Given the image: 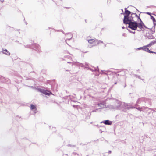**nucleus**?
<instances>
[{
    "label": "nucleus",
    "mask_w": 156,
    "mask_h": 156,
    "mask_svg": "<svg viewBox=\"0 0 156 156\" xmlns=\"http://www.w3.org/2000/svg\"><path fill=\"white\" fill-rule=\"evenodd\" d=\"M116 103L118 105H120V108L119 110H121L123 112H126L127 110L132 109L135 108L134 107L131 106L130 104L122 102L118 100H116Z\"/></svg>",
    "instance_id": "nucleus-1"
},
{
    "label": "nucleus",
    "mask_w": 156,
    "mask_h": 156,
    "mask_svg": "<svg viewBox=\"0 0 156 156\" xmlns=\"http://www.w3.org/2000/svg\"><path fill=\"white\" fill-rule=\"evenodd\" d=\"M134 18V16H133L129 15L126 18L125 16L124 17L123 20V23L125 24L128 25L127 28H130L133 25L135 22Z\"/></svg>",
    "instance_id": "nucleus-2"
},
{
    "label": "nucleus",
    "mask_w": 156,
    "mask_h": 156,
    "mask_svg": "<svg viewBox=\"0 0 156 156\" xmlns=\"http://www.w3.org/2000/svg\"><path fill=\"white\" fill-rule=\"evenodd\" d=\"M24 46L27 48L32 49L38 53H40L41 51L40 45L35 43H34L31 44L25 45Z\"/></svg>",
    "instance_id": "nucleus-3"
},
{
    "label": "nucleus",
    "mask_w": 156,
    "mask_h": 156,
    "mask_svg": "<svg viewBox=\"0 0 156 156\" xmlns=\"http://www.w3.org/2000/svg\"><path fill=\"white\" fill-rule=\"evenodd\" d=\"M75 64L76 65L78 66H79L80 67H84L85 69H87L88 70H90L92 71V72L94 71H99V69L98 68V67L97 66V68L94 67V69L88 67H85V66L84 65H83V64L80 63L78 62H75Z\"/></svg>",
    "instance_id": "nucleus-4"
},
{
    "label": "nucleus",
    "mask_w": 156,
    "mask_h": 156,
    "mask_svg": "<svg viewBox=\"0 0 156 156\" xmlns=\"http://www.w3.org/2000/svg\"><path fill=\"white\" fill-rule=\"evenodd\" d=\"M141 101H143L145 103H148L150 105H151V100L149 98H147L145 97L140 98L138 99L137 100L136 104L138 105L141 102Z\"/></svg>",
    "instance_id": "nucleus-5"
},
{
    "label": "nucleus",
    "mask_w": 156,
    "mask_h": 156,
    "mask_svg": "<svg viewBox=\"0 0 156 156\" xmlns=\"http://www.w3.org/2000/svg\"><path fill=\"white\" fill-rule=\"evenodd\" d=\"M36 90L38 92L41 93L46 95L49 96L52 94V93L49 90L39 87L36 88Z\"/></svg>",
    "instance_id": "nucleus-6"
},
{
    "label": "nucleus",
    "mask_w": 156,
    "mask_h": 156,
    "mask_svg": "<svg viewBox=\"0 0 156 156\" xmlns=\"http://www.w3.org/2000/svg\"><path fill=\"white\" fill-rule=\"evenodd\" d=\"M136 24L135 25H133L130 28L132 30H136L137 28H139V29L141 30L142 29L143 26V25H137V23L135 22Z\"/></svg>",
    "instance_id": "nucleus-7"
},
{
    "label": "nucleus",
    "mask_w": 156,
    "mask_h": 156,
    "mask_svg": "<svg viewBox=\"0 0 156 156\" xmlns=\"http://www.w3.org/2000/svg\"><path fill=\"white\" fill-rule=\"evenodd\" d=\"M136 108L138 110L140 111H144L146 109H147V111H149L151 109L147 107H144V106L142 107H138V108Z\"/></svg>",
    "instance_id": "nucleus-8"
},
{
    "label": "nucleus",
    "mask_w": 156,
    "mask_h": 156,
    "mask_svg": "<svg viewBox=\"0 0 156 156\" xmlns=\"http://www.w3.org/2000/svg\"><path fill=\"white\" fill-rule=\"evenodd\" d=\"M124 12H122L121 14H123L124 17L125 16V17L126 18L129 14L131 13V11L127 10V8H125L124 9Z\"/></svg>",
    "instance_id": "nucleus-9"
},
{
    "label": "nucleus",
    "mask_w": 156,
    "mask_h": 156,
    "mask_svg": "<svg viewBox=\"0 0 156 156\" xmlns=\"http://www.w3.org/2000/svg\"><path fill=\"white\" fill-rule=\"evenodd\" d=\"M120 105H115L114 106L110 105L109 106V108L110 109H113L114 110H119L120 108Z\"/></svg>",
    "instance_id": "nucleus-10"
},
{
    "label": "nucleus",
    "mask_w": 156,
    "mask_h": 156,
    "mask_svg": "<svg viewBox=\"0 0 156 156\" xmlns=\"http://www.w3.org/2000/svg\"><path fill=\"white\" fill-rule=\"evenodd\" d=\"M30 106V109L31 110L34 111V113L35 114L37 113V108L36 105H34L33 104H31Z\"/></svg>",
    "instance_id": "nucleus-11"
},
{
    "label": "nucleus",
    "mask_w": 156,
    "mask_h": 156,
    "mask_svg": "<svg viewBox=\"0 0 156 156\" xmlns=\"http://www.w3.org/2000/svg\"><path fill=\"white\" fill-rule=\"evenodd\" d=\"M101 123H103L106 125H111L112 123V122L109 120H106L103 121Z\"/></svg>",
    "instance_id": "nucleus-12"
},
{
    "label": "nucleus",
    "mask_w": 156,
    "mask_h": 156,
    "mask_svg": "<svg viewBox=\"0 0 156 156\" xmlns=\"http://www.w3.org/2000/svg\"><path fill=\"white\" fill-rule=\"evenodd\" d=\"M145 37L148 39H154L155 38V37L152 34L149 33H146L145 35Z\"/></svg>",
    "instance_id": "nucleus-13"
},
{
    "label": "nucleus",
    "mask_w": 156,
    "mask_h": 156,
    "mask_svg": "<svg viewBox=\"0 0 156 156\" xmlns=\"http://www.w3.org/2000/svg\"><path fill=\"white\" fill-rule=\"evenodd\" d=\"M55 80H48L47 81V83L51 85V87H52V85L55 84Z\"/></svg>",
    "instance_id": "nucleus-14"
},
{
    "label": "nucleus",
    "mask_w": 156,
    "mask_h": 156,
    "mask_svg": "<svg viewBox=\"0 0 156 156\" xmlns=\"http://www.w3.org/2000/svg\"><path fill=\"white\" fill-rule=\"evenodd\" d=\"M3 54H5L9 56L10 55V53L6 49L4 50L3 49H2V52Z\"/></svg>",
    "instance_id": "nucleus-15"
},
{
    "label": "nucleus",
    "mask_w": 156,
    "mask_h": 156,
    "mask_svg": "<svg viewBox=\"0 0 156 156\" xmlns=\"http://www.w3.org/2000/svg\"><path fill=\"white\" fill-rule=\"evenodd\" d=\"M144 51H146L148 53H155L156 54V52H154L152 51H151L149 50V48L147 47H145L144 48Z\"/></svg>",
    "instance_id": "nucleus-16"
},
{
    "label": "nucleus",
    "mask_w": 156,
    "mask_h": 156,
    "mask_svg": "<svg viewBox=\"0 0 156 156\" xmlns=\"http://www.w3.org/2000/svg\"><path fill=\"white\" fill-rule=\"evenodd\" d=\"M139 22H138V21H135L133 25H135L136 24L135 22L137 23V25H143L144 24V23H143V22L142 21L141 19H140V20H139Z\"/></svg>",
    "instance_id": "nucleus-17"
},
{
    "label": "nucleus",
    "mask_w": 156,
    "mask_h": 156,
    "mask_svg": "<svg viewBox=\"0 0 156 156\" xmlns=\"http://www.w3.org/2000/svg\"><path fill=\"white\" fill-rule=\"evenodd\" d=\"M105 101H102L100 103H99L98 104V106L102 107L103 106V107L104 105L105 104Z\"/></svg>",
    "instance_id": "nucleus-18"
},
{
    "label": "nucleus",
    "mask_w": 156,
    "mask_h": 156,
    "mask_svg": "<svg viewBox=\"0 0 156 156\" xmlns=\"http://www.w3.org/2000/svg\"><path fill=\"white\" fill-rule=\"evenodd\" d=\"M6 78L0 75V80L3 83H5Z\"/></svg>",
    "instance_id": "nucleus-19"
},
{
    "label": "nucleus",
    "mask_w": 156,
    "mask_h": 156,
    "mask_svg": "<svg viewBox=\"0 0 156 156\" xmlns=\"http://www.w3.org/2000/svg\"><path fill=\"white\" fill-rule=\"evenodd\" d=\"M149 29L150 30V34H153L155 32V29H153V28H152V27L151 28H149Z\"/></svg>",
    "instance_id": "nucleus-20"
},
{
    "label": "nucleus",
    "mask_w": 156,
    "mask_h": 156,
    "mask_svg": "<svg viewBox=\"0 0 156 156\" xmlns=\"http://www.w3.org/2000/svg\"><path fill=\"white\" fill-rule=\"evenodd\" d=\"M10 83V80L8 78H6L5 83L7 84Z\"/></svg>",
    "instance_id": "nucleus-21"
},
{
    "label": "nucleus",
    "mask_w": 156,
    "mask_h": 156,
    "mask_svg": "<svg viewBox=\"0 0 156 156\" xmlns=\"http://www.w3.org/2000/svg\"><path fill=\"white\" fill-rule=\"evenodd\" d=\"M95 41H96V40H95L94 39H90V40H88V42L90 44H92L94 42H95Z\"/></svg>",
    "instance_id": "nucleus-22"
},
{
    "label": "nucleus",
    "mask_w": 156,
    "mask_h": 156,
    "mask_svg": "<svg viewBox=\"0 0 156 156\" xmlns=\"http://www.w3.org/2000/svg\"><path fill=\"white\" fill-rule=\"evenodd\" d=\"M151 46L154 44L156 43V39L155 40H153L151 42L149 43Z\"/></svg>",
    "instance_id": "nucleus-23"
},
{
    "label": "nucleus",
    "mask_w": 156,
    "mask_h": 156,
    "mask_svg": "<svg viewBox=\"0 0 156 156\" xmlns=\"http://www.w3.org/2000/svg\"><path fill=\"white\" fill-rule=\"evenodd\" d=\"M145 48V46H143V47H139V48H137V49H136V50H142L143 51H144Z\"/></svg>",
    "instance_id": "nucleus-24"
},
{
    "label": "nucleus",
    "mask_w": 156,
    "mask_h": 156,
    "mask_svg": "<svg viewBox=\"0 0 156 156\" xmlns=\"http://www.w3.org/2000/svg\"><path fill=\"white\" fill-rule=\"evenodd\" d=\"M151 19L152 20L153 22H156V20L155 18L152 15L150 16Z\"/></svg>",
    "instance_id": "nucleus-25"
},
{
    "label": "nucleus",
    "mask_w": 156,
    "mask_h": 156,
    "mask_svg": "<svg viewBox=\"0 0 156 156\" xmlns=\"http://www.w3.org/2000/svg\"><path fill=\"white\" fill-rule=\"evenodd\" d=\"M95 42H97V44H98L100 43H103V42L101 40H96Z\"/></svg>",
    "instance_id": "nucleus-26"
},
{
    "label": "nucleus",
    "mask_w": 156,
    "mask_h": 156,
    "mask_svg": "<svg viewBox=\"0 0 156 156\" xmlns=\"http://www.w3.org/2000/svg\"><path fill=\"white\" fill-rule=\"evenodd\" d=\"M153 22V26L152 27V28H153V29H155V26L156 25V22Z\"/></svg>",
    "instance_id": "nucleus-27"
},
{
    "label": "nucleus",
    "mask_w": 156,
    "mask_h": 156,
    "mask_svg": "<svg viewBox=\"0 0 156 156\" xmlns=\"http://www.w3.org/2000/svg\"><path fill=\"white\" fill-rule=\"evenodd\" d=\"M70 95H67V96H65V97H63V98H64L65 100H66L69 97H70Z\"/></svg>",
    "instance_id": "nucleus-28"
},
{
    "label": "nucleus",
    "mask_w": 156,
    "mask_h": 156,
    "mask_svg": "<svg viewBox=\"0 0 156 156\" xmlns=\"http://www.w3.org/2000/svg\"><path fill=\"white\" fill-rule=\"evenodd\" d=\"M67 146L68 147H76V145H71L70 144H68L67 145Z\"/></svg>",
    "instance_id": "nucleus-29"
},
{
    "label": "nucleus",
    "mask_w": 156,
    "mask_h": 156,
    "mask_svg": "<svg viewBox=\"0 0 156 156\" xmlns=\"http://www.w3.org/2000/svg\"><path fill=\"white\" fill-rule=\"evenodd\" d=\"M136 17L137 18V21H139V20H140V19H141L140 17V16H138V15H136Z\"/></svg>",
    "instance_id": "nucleus-30"
},
{
    "label": "nucleus",
    "mask_w": 156,
    "mask_h": 156,
    "mask_svg": "<svg viewBox=\"0 0 156 156\" xmlns=\"http://www.w3.org/2000/svg\"><path fill=\"white\" fill-rule=\"evenodd\" d=\"M127 27H126V29L128 30V31L130 33H133V31H131L130 29H128L129 28H127Z\"/></svg>",
    "instance_id": "nucleus-31"
},
{
    "label": "nucleus",
    "mask_w": 156,
    "mask_h": 156,
    "mask_svg": "<svg viewBox=\"0 0 156 156\" xmlns=\"http://www.w3.org/2000/svg\"><path fill=\"white\" fill-rule=\"evenodd\" d=\"M136 77L138 78L139 79H141V77L140 76L136 74L135 76Z\"/></svg>",
    "instance_id": "nucleus-32"
},
{
    "label": "nucleus",
    "mask_w": 156,
    "mask_h": 156,
    "mask_svg": "<svg viewBox=\"0 0 156 156\" xmlns=\"http://www.w3.org/2000/svg\"><path fill=\"white\" fill-rule=\"evenodd\" d=\"M60 32H62V33L64 34H65V35H66V34H69V33H66V34H65V32H64L63 31V30H60Z\"/></svg>",
    "instance_id": "nucleus-33"
},
{
    "label": "nucleus",
    "mask_w": 156,
    "mask_h": 156,
    "mask_svg": "<svg viewBox=\"0 0 156 156\" xmlns=\"http://www.w3.org/2000/svg\"><path fill=\"white\" fill-rule=\"evenodd\" d=\"M143 27L146 29H149V28H148L144 24L143 25Z\"/></svg>",
    "instance_id": "nucleus-34"
},
{
    "label": "nucleus",
    "mask_w": 156,
    "mask_h": 156,
    "mask_svg": "<svg viewBox=\"0 0 156 156\" xmlns=\"http://www.w3.org/2000/svg\"><path fill=\"white\" fill-rule=\"evenodd\" d=\"M151 45H150V43L149 44H147V45H145V46H145V48L146 47H151Z\"/></svg>",
    "instance_id": "nucleus-35"
},
{
    "label": "nucleus",
    "mask_w": 156,
    "mask_h": 156,
    "mask_svg": "<svg viewBox=\"0 0 156 156\" xmlns=\"http://www.w3.org/2000/svg\"><path fill=\"white\" fill-rule=\"evenodd\" d=\"M91 112H90V113H88V114H87V115L88 116H89V118H88L87 119H89L90 118V116L91 115Z\"/></svg>",
    "instance_id": "nucleus-36"
},
{
    "label": "nucleus",
    "mask_w": 156,
    "mask_h": 156,
    "mask_svg": "<svg viewBox=\"0 0 156 156\" xmlns=\"http://www.w3.org/2000/svg\"><path fill=\"white\" fill-rule=\"evenodd\" d=\"M145 13L147 15H150V16H151V13H150V12H145Z\"/></svg>",
    "instance_id": "nucleus-37"
},
{
    "label": "nucleus",
    "mask_w": 156,
    "mask_h": 156,
    "mask_svg": "<svg viewBox=\"0 0 156 156\" xmlns=\"http://www.w3.org/2000/svg\"><path fill=\"white\" fill-rule=\"evenodd\" d=\"M152 7H155V6H153V5H151V6H147V8H151Z\"/></svg>",
    "instance_id": "nucleus-38"
},
{
    "label": "nucleus",
    "mask_w": 156,
    "mask_h": 156,
    "mask_svg": "<svg viewBox=\"0 0 156 156\" xmlns=\"http://www.w3.org/2000/svg\"><path fill=\"white\" fill-rule=\"evenodd\" d=\"M133 14H134V13L132 12H131V13H130V14H129V15H131L133 16Z\"/></svg>",
    "instance_id": "nucleus-39"
},
{
    "label": "nucleus",
    "mask_w": 156,
    "mask_h": 156,
    "mask_svg": "<svg viewBox=\"0 0 156 156\" xmlns=\"http://www.w3.org/2000/svg\"><path fill=\"white\" fill-rule=\"evenodd\" d=\"M97 109H96V110H93L92 111V112H97Z\"/></svg>",
    "instance_id": "nucleus-40"
},
{
    "label": "nucleus",
    "mask_w": 156,
    "mask_h": 156,
    "mask_svg": "<svg viewBox=\"0 0 156 156\" xmlns=\"http://www.w3.org/2000/svg\"><path fill=\"white\" fill-rule=\"evenodd\" d=\"M102 129H103L100 128L99 129V131L101 132V133H102L103 132V131H102Z\"/></svg>",
    "instance_id": "nucleus-41"
},
{
    "label": "nucleus",
    "mask_w": 156,
    "mask_h": 156,
    "mask_svg": "<svg viewBox=\"0 0 156 156\" xmlns=\"http://www.w3.org/2000/svg\"><path fill=\"white\" fill-rule=\"evenodd\" d=\"M71 37L69 39H68V40H70L72 39L73 36L72 34H71Z\"/></svg>",
    "instance_id": "nucleus-42"
},
{
    "label": "nucleus",
    "mask_w": 156,
    "mask_h": 156,
    "mask_svg": "<svg viewBox=\"0 0 156 156\" xmlns=\"http://www.w3.org/2000/svg\"><path fill=\"white\" fill-rule=\"evenodd\" d=\"M133 15L135 16L134 17H136V15H137L136 13H134Z\"/></svg>",
    "instance_id": "nucleus-43"
},
{
    "label": "nucleus",
    "mask_w": 156,
    "mask_h": 156,
    "mask_svg": "<svg viewBox=\"0 0 156 156\" xmlns=\"http://www.w3.org/2000/svg\"><path fill=\"white\" fill-rule=\"evenodd\" d=\"M111 152H112V151H111V150H109V151H108V154H111Z\"/></svg>",
    "instance_id": "nucleus-44"
},
{
    "label": "nucleus",
    "mask_w": 156,
    "mask_h": 156,
    "mask_svg": "<svg viewBox=\"0 0 156 156\" xmlns=\"http://www.w3.org/2000/svg\"><path fill=\"white\" fill-rule=\"evenodd\" d=\"M141 31H144L145 29L143 27L142 29H141V30H140Z\"/></svg>",
    "instance_id": "nucleus-45"
},
{
    "label": "nucleus",
    "mask_w": 156,
    "mask_h": 156,
    "mask_svg": "<svg viewBox=\"0 0 156 156\" xmlns=\"http://www.w3.org/2000/svg\"><path fill=\"white\" fill-rule=\"evenodd\" d=\"M85 64L87 66H89V64L88 63H87L86 62L85 63Z\"/></svg>",
    "instance_id": "nucleus-46"
},
{
    "label": "nucleus",
    "mask_w": 156,
    "mask_h": 156,
    "mask_svg": "<svg viewBox=\"0 0 156 156\" xmlns=\"http://www.w3.org/2000/svg\"><path fill=\"white\" fill-rule=\"evenodd\" d=\"M102 71V73H105L106 74H107V73H104V71Z\"/></svg>",
    "instance_id": "nucleus-47"
},
{
    "label": "nucleus",
    "mask_w": 156,
    "mask_h": 156,
    "mask_svg": "<svg viewBox=\"0 0 156 156\" xmlns=\"http://www.w3.org/2000/svg\"><path fill=\"white\" fill-rule=\"evenodd\" d=\"M76 105H73V107L75 108V107H76Z\"/></svg>",
    "instance_id": "nucleus-48"
},
{
    "label": "nucleus",
    "mask_w": 156,
    "mask_h": 156,
    "mask_svg": "<svg viewBox=\"0 0 156 156\" xmlns=\"http://www.w3.org/2000/svg\"><path fill=\"white\" fill-rule=\"evenodd\" d=\"M100 16L101 17H102V15L101 13V15Z\"/></svg>",
    "instance_id": "nucleus-49"
},
{
    "label": "nucleus",
    "mask_w": 156,
    "mask_h": 156,
    "mask_svg": "<svg viewBox=\"0 0 156 156\" xmlns=\"http://www.w3.org/2000/svg\"><path fill=\"white\" fill-rule=\"evenodd\" d=\"M136 30H137V31H140H140H141V30H140V29H139V30H137V29Z\"/></svg>",
    "instance_id": "nucleus-50"
},
{
    "label": "nucleus",
    "mask_w": 156,
    "mask_h": 156,
    "mask_svg": "<svg viewBox=\"0 0 156 156\" xmlns=\"http://www.w3.org/2000/svg\"><path fill=\"white\" fill-rule=\"evenodd\" d=\"M15 42L19 43V41L17 40H16L14 41Z\"/></svg>",
    "instance_id": "nucleus-51"
},
{
    "label": "nucleus",
    "mask_w": 156,
    "mask_h": 156,
    "mask_svg": "<svg viewBox=\"0 0 156 156\" xmlns=\"http://www.w3.org/2000/svg\"><path fill=\"white\" fill-rule=\"evenodd\" d=\"M122 28L123 29H125V27H124V26H123V27H122Z\"/></svg>",
    "instance_id": "nucleus-52"
},
{
    "label": "nucleus",
    "mask_w": 156,
    "mask_h": 156,
    "mask_svg": "<svg viewBox=\"0 0 156 156\" xmlns=\"http://www.w3.org/2000/svg\"><path fill=\"white\" fill-rule=\"evenodd\" d=\"M97 126L98 127H100L99 126V125H97V126Z\"/></svg>",
    "instance_id": "nucleus-53"
},
{
    "label": "nucleus",
    "mask_w": 156,
    "mask_h": 156,
    "mask_svg": "<svg viewBox=\"0 0 156 156\" xmlns=\"http://www.w3.org/2000/svg\"><path fill=\"white\" fill-rule=\"evenodd\" d=\"M101 127L102 128H103V129H105V126H102V127Z\"/></svg>",
    "instance_id": "nucleus-54"
},
{
    "label": "nucleus",
    "mask_w": 156,
    "mask_h": 156,
    "mask_svg": "<svg viewBox=\"0 0 156 156\" xmlns=\"http://www.w3.org/2000/svg\"><path fill=\"white\" fill-rule=\"evenodd\" d=\"M1 2H4V0H0Z\"/></svg>",
    "instance_id": "nucleus-55"
},
{
    "label": "nucleus",
    "mask_w": 156,
    "mask_h": 156,
    "mask_svg": "<svg viewBox=\"0 0 156 156\" xmlns=\"http://www.w3.org/2000/svg\"><path fill=\"white\" fill-rule=\"evenodd\" d=\"M55 31L60 32V30H56Z\"/></svg>",
    "instance_id": "nucleus-56"
},
{
    "label": "nucleus",
    "mask_w": 156,
    "mask_h": 156,
    "mask_svg": "<svg viewBox=\"0 0 156 156\" xmlns=\"http://www.w3.org/2000/svg\"><path fill=\"white\" fill-rule=\"evenodd\" d=\"M117 72H114V73L115 74H117Z\"/></svg>",
    "instance_id": "nucleus-57"
},
{
    "label": "nucleus",
    "mask_w": 156,
    "mask_h": 156,
    "mask_svg": "<svg viewBox=\"0 0 156 156\" xmlns=\"http://www.w3.org/2000/svg\"><path fill=\"white\" fill-rule=\"evenodd\" d=\"M65 8H66V9H69V8H70L69 7H64Z\"/></svg>",
    "instance_id": "nucleus-58"
},
{
    "label": "nucleus",
    "mask_w": 156,
    "mask_h": 156,
    "mask_svg": "<svg viewBox=\"0 0 156 156\" xmlns=\"http://www.w3.org/2000/svg\"><path fill=\"white\" fill-rule=\"evenodd\" d=\"M136 10L137 11H138V12H140L138 9L137 8H136Z\"/></svg>",
    "instance_id": "nucleus-59"
},
{
    "label": "nucleus",
    "mask_w": 156,
    "mask_h": 156,
    "mask_svg": "<svg viewBox=\"0 0 156 156\" xmlns=\"http://www.w3.org/2000/svg\"><path fill=\"white\" fill-rule=\"evenodd\" d=\"M140 12V13L139 14V15H138V16H140V13H142L141 12Z\"/></svg>",
    "instance_id": "nucleus-60"
},
{
    "label": "nucleus",
    "mask_w": 156,
    "mask_h": 156,
    "mask_svg": "<svg viewBox=\"0 0 156 156\" xmlns=\"http://www.w3.org/2000/svg\"><path fill=\"white\" fill-rule=\"evenodd\" d=\"M25 24H26V25H27V22L25 21Z\"/></svg>",
    "instance_id": "nucleus-61"
},
{
    "label": "nucleus",
    "mask_w": 156,
    "mask_h": 156,
    "mask_svg": "<svg viewBox=\"0 0 156 156\" xmlns=\"http://www.w3.org/2000/svg\"><path fill=\"white\" fill-rule=\"evenodd\" d=\"M71 101H73V102H76V101H74V100H71Z\"/></svg>",
    "instance_id": "nucleus-62"
},
{
    "label": "nucleus",
    "mask_w": 156,
    "mask_h": 156,
    "mask_svg": "<svg viewBox=\"0 0 156 156\" xmlns=\"http://www.w3.org/2000/svg\"><path fill=\"white\" fill-rule=\"evenodd\" d=\"M125 35V33H123V34H122V36H124Z\"/></svg>",
    "instance_id": "nucleus-63"
},
{
    "label": "nucleus",
    "mask_w": 156,
    "mask_h": 156,
    "mask_svg": "<svg viewBox=\"0 0 156 156\" xmlns=\"http://www.w3.org/2000/svg\"><path fill=\"white\" fill-rule=\"evenodd\" d=\"M150 112H151V111H149L148 112V114H149L150 113Z\"/></svg>",
    "instance_id": "nucleus-64"
}]
</instances>
